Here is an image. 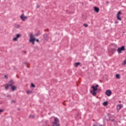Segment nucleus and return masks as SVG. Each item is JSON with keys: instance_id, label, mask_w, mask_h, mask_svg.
<instances>
[{"instance_id": "f257e3e1", "label": "nucleus", "mask_w": 126, "mask_h": 126, "mask_svg": "<svg viewBox=\"0 0 126 126\" xmlns=\"http://www.w3.org/2000/svg\"><path fill=\"white\" fill-rule=\"evenodd\" d=\"M54 118V122L52 123L53 126H60V120L58 118Z\"/></svg>"}, {"instance_id": "f03ea898", "label": "nucleus", "mask_w": 126, "mask_h": 126, "mask_svg": "<svg viewBox=\"0 0 126 126\" xmlns=\"http://www.w3.org/2000/svg\"><path fill=\"white\" fill-rule=\"evenodd\" d=\"M123 51H126V48L124 46L121 47H119L117 49V52L119 54H122V52H123Z\"/></svg>"}, {"instance_id": "7ed1b4c3", "label": "nucleus", "mask_w": 126, "mask_h": 126, "mask_svg": "<svg viewBox=\"0 0 126 126\" xmlns=\"http://www.w3.org/2000/svg\"><path fill=\"white\" fill-rule=\"evenodd\" d=\"M30 42L31 43H32V45H34L35 44V38H34V36H33V34H31L30 35Z\"/></svg>"}, {"instance_id": "20e7f679", "label": "nucleus", "mask_w": 126, "mask_h": 126, "mask_svg": "<svg viewBox=\"0 0 126 126\" xmlns=\"http://www.w3.org/2000/svg\"><path fill=\"white\" fill-rule=\"evenodd\" d=\"M122 14V12H121V11H119L117 15V18L118 20H120V21H122V18L120 17V15H121Z\"/></svg>"}, {"instance_id": "39448f33", "label": "nucleus", "mask_w": 126, "mask_h": 126, "mask_svg": "<svg viewBox=\"0 0 126 126\" xmlns=\"http://www.w3.org/2000/svg\"><path fill=\"white\" fill-rule=\"evenodd\" d=\"M105 94L107 95V96L110 97V96L112 95V91L110 90H107L105 92Z\"/></svg>"}, {"instance_id": "423d86ee", "label": "nucleus", "mask_w": 126, "mask_h": 126, "mask_svg": "<svg viewBox=\"0 0 126 126\" xmlns=\"http://www.w3.org/2000/svg\"><path fill=\"white\" fill-rule=\"evenodd\" d=\"M20 18L21 19H22V20H23V21H25V20L27 19L28 17L26 16H24V14H22V15H21Z\"/></svg>"}, {"instance_id": "0eeeda50", "label": "nucleus", "mask_w": 126, "mask_h": 126, "mask_svg": "<svg viewBox=\"0 0 126 126\" xmlns=\"http://www.w3.org/2000/svg\"><path fill=\"white\" fill-rule=\"evenodd\" d=\"M99 87V85H96V86H93L92 87V88H93L94 91H97L98 90V87Z\"/></svg>"}, {"instance_id": "6e6552de", "label": "nucleus", "mask_w": 126, "mask_h": 126, "mask_svg": "<svg viewBox=\"0 0 126 126\" xmlns=\"http://www.w3.org/2000/svg\"><path fill=\"white\" fill-rule=\"evenodd\" d=\"M123 108V104H120L117 106V110L119 112Z\"/></svg>"}, {"instance_id": "1a4fd4ad", "label": "nucleus", "mask_w": 126, "mask_h": 126, "mask_svg": "<svg viewBox=\"0 0 126 126\" xmlns=\"http://www.w3.org/2000/svg\"><path fill=\"white\" fill-rule=\"evenodd\" d=\"M20 37H21V34H17L16 37H14L13 38L14 41H17V39H18V38H20Z\"/></svg>"}, {"instance_id": "9d476101", "label": "nucleus", "mask_w": 126, "mask_h": 126, "mask_svg": "<svg viewBox=\"0 0 126 126\" xmlns=\"http://www.w3.org/2000/svg\"><path fill=\"white\" fill-rule=\"evenodd\" d=\"M94 11H95V12H96L97 13H98V12H99L100 9L98 8V7H94Z\"/></svg>"}, {"instance_id": "9b49d317", "label": "nucleus", "mask_w": 126, "mask_h": 126, "mask_svg": "<svg viewBox=\"0 0 126 126\" xmlns=\"http://www.w3.org/2000/svg\"><path fill=\"white\" fill-rule=\"evenodd\" d=\"M91 93H92L93 96H96V91H91Z\"/></svg>"}, {"instance_id": "f8f14e48", "label": "nucleus", "mask_w": 126, "mask_h": 126, "mask_svg": "<svg viewBox=\"0 0 126 126\" xmlns=\"http://www.w3.org/2000/svg\"><path fill=\"white\" fill-rule=\"evenodd\" d=\"M8 84L9 85V86H12V85H13V81L12 80L10 81Z\"/></svg>"}, {"instance_id": "ddd939ff", "label": "nucleus", "mask_w": 126, "mask_h": 126, "mask_svg": "<svg viewBox=\"0 0 126 126\" xmlns=\"http://www.w3.org/2000/svg\"><path fill=\"white\" fill-rule=\"evenodd\" d=\"M80 63H75V64H74V66L75 67H78V65H80Z\"/></svg>"}, {"instance_id": "4468645a", "label": "nucleus", "mask_w": 126, "mask_h": 126, "mask_svg": "<svg viewBox=\"0 0 126 126\" xmlns=\"http://www.w3.org/2000/svg\"><path fill=\"white\" fill-rule=\"evenodd\" d=\"M11 89H12V90H13V91H14V90H16V87H15L14 86H12L11 87Z\"/></svg>"}, {"instance_id": "2eb2a0df", "label": "nucleus", "mask_w": 126, "mask_h": 126, "mask_svg": "<svg viewBox=\"0 0 126 126\" xmlns=\"http://www.w3.org/2000/svg\"><path fill=\"white\" fill-rule=\"evenodd\" d=\"M15 28H19L20 27V25L18 24H16L14 25Z\"/></svg>"}, {"instance_id": "dca6fc26", "label": "nucleus", "mask_w": 126, "mask_h": 126, "mask_svg": "<svg viewBox=\"0 0 126 126\" xmlns=\"http://www.w3.org/2000/svg\"><path fill=\"white\" fill-rule=\"evenodd\" d=\"M9 85L8 84L6 85V86L5 87V89H6V90H7L8 89V87H9Z\"/></svg>"}, {"instance_id": "f3484780", "label": "nucleus", "mask_w": 126, "mask_h": 126, "mask_svg": "<svg viewBox=\"0 0 126 126\" xmlns=\"http://www.w3.org/2000/svg\"><path fill=\"white\" fill-rule=\"evenodd\" d=\"M43 36H44V39H48V34H44Z\"/></svg>"}, {"instance_id": "a211bd4d", "label": "nucleus", "mask_w": 126, "mask_h": 126, "mask_svg": "<svg viewBox=\"0 0 126 126\" xmlns=\"http://www.w3.org/2000/svg\"><path fill=\"white\" fill-rule=\"evenodd\" d=\"M103 104L104 106H108V101H105Z\"/></svg>"}, {"instance_id": "6ab92c4d", "label": "nucleus", "mask_w": 126, "mask_h": 126, "mask_svg": "<svg viewBox=\"0 0 126 126\" xmlns=\"http://www.w3.org/2000/svg\"><path fill=\"white\" fill-rule=\"evenodd\" d=\"M93 126H103L102 125H100V124H98V123H96Z\"/></svg>"}, {"instance_id": "aec40b11", "label": "nucleus", "mask_w": 126, "mask_h": 126, "mask_svg": "<svg viewBox=\"0 0 126 126\" xmlns=\"http://www.w3.org/2000/svg\"><path fill=\"white\" fill-rule=\"evenodd\" d=\"M27 94H32V91H27Z\"/></svg>"}, {"instance_id": "412c9836", "label": "nucleus", "mask_w": 126, "mask_h": 126, "mask_svg": "<svg viewBox=\"0 0 126 126\" xmlns=\"http://www.w3.org/2000/svg\"><path fill=\"white\" fill-rule=\"evenodd\" d=\"M126 60H125L123 63H122V65H126Z\"/></svg>"}, {"instance_id": "4be33fe9", "label": "nucleus", "mask_w": 126, "mask_h": 126, "mask_svg": "<svg viewBox=\"0 0 126 126\" xmlns=\"http://www.w3.org/2000/svg\"><path fill=\"white\" fill-rule=\"evenodd\" d=\"M34 115H31L30 116V119H33V118H34Z\"/></svg>"}, {"instance_id": "5701e85b", "label": "nucleus", "mask_w": 126, "mask_h": 126, "mask_svg": "<svg viewBox=\"0 0 126 126\" xmlns=\"http://www.w3.org/2000/svg\"><path fill=\"white\" fill-rule=\"evenodd\" d=\"M116 78H120V74H116Z\"/></svg>"}, {"instance_id": "b1692460", "label": "nucleus", "mask_w": 126, "mask_h": 126, "mask_svg": "<svg viewBox=\"0 0 126 126\" xmlns=\"http://www.w3.org/2000/svg\"><path fill=\"white\" fill-rule=\"evenodd\" d=\"M84 26H85V27H88V25H87V24H84Z\"/></svg>"}, {"instance_id": "393cba45", "label": "nucleus", "mask_w": 126, "mask_h": 126, "mask_svg": "<svg viewBox=\"0 0 126 126\" xmlns=\"http://www.w3.org/2000/svg\"><path fill=\"white\" fill-rule=\"evenodd\" d=\"M31 87H35V85H34V84H32Z\"/></svg>"}, {"instance_id": "a878e982", "label": "nucleus", "mask_w": 126, "mask_h": 126, "mask_svg": "<svg viewBox=\"0 0 126 126\" xmlns=\"http://www.w3.org/2000/svg\"><path fill=\"white\" fill-rule=\"evenodd\" d=\"M2 112H3V110L0 109V113H2Z\"/></svg>"}, {"instance_id": "bb28decb", "label": "nucleus", "mask_w": 126, "mask_h": 126, "mask_svg": "<svg viewBox=\"0 0 126 126\" xmlns=\"http://www.w3.org/2000/svg\"><path fill=\"white\" fill-rule=\"evenodd\" d=\"M4 78H7V76H6V75H5V76H4Z\"/></svg>"}, {"instance_id": "cd10ccee", "label": "nucleus", "mask_w": 126, "mask_h": 126, "mask_svg": "<svg viewBox=\"0 0 126 126\" xmlns=\"http://www.w3.org/2000/svg\"><path fill=\"white\" fill-rule=\"evenodd\" d=\"M35 41H36V42H39V39H36L35 40Z\"/></svg>"}, {"instance_id": "c85d7f7f", "label": "nucleus", "mask_w": 126, "mask_h": 126, "mask_svg": "<svg viewBox=\"0 0 126 126\" xmlns=\"http://www.w3.org/2000/svg\"><path fill=\"white\" fill-rule=\"evenodd\" d=\"M12 102L14 103L15 102V101H12Z\"/></svg>"}, {"instance_id": "c756f323", "label": "nucleus", "mask_w": 126, "mask_h": 126, "mask_svg": "<svg viewBox=\"0 0 126 126\" xmlns=\"http://www.w3.org/2000/svg\"><path fill=\"white\" fill-rule=\"evenodd\" d=\"M24 64H27V63H25Z\"/></svg>"}, {"instance_id": "7c9ffc66", "label": "nucleus", "mask_w": 126, "mask_h": 126, "mask_svg": "<svg viewBox=\"0 0 126 126\" xmlns=\"http://www.w3.org/2000/svg\"><path fill=\"white\" fill-rule=\"evenodd\" d=\"M37 7H39V6H38Z\"/></svg>"}]
</instances>
